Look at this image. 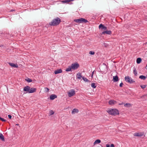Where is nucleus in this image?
I'll return each mask as SVG.
<instances>
[{
  "instance_id": "nucleus-27",
  "label": "nucleus",
  "mask_w": 147,
  "mask_h": 147,
  "mask_svg": "<svg viewBox=\"0 0 147 147\" xmlns=\"http://www.w3.org/2000/svg\"><path fill=\"white\" fill-rule=\"evenodd\" d=\"M91 86L93 88H95L96 87V85H95V83H92L91 84Z\"/></svg>"
},
{
  "instance_id": "nucleus-26",
  "label": "nucleus",
  "mask_w": 147,
  "mask_h": 147,
  "mask_svg": "<svg viewBox=\"0 0 147 147\" xmlns=\"http://www.w3.org/2000/svg\"><path fill=\"white\" fill-rule=\"evenodd\" d=\"M82 79L85 82H89L90 81L88 80L87 78L85 77H82Z\"/></svg>"
},
{
  "instance_id": "nucleus-24",
  "label": "nucleus",
  "mask_w": 147,
  "mask_h": 147,
  "mask_svg": "<svg viewBox=\"0 0 147 147\" xmlns=\"http://www.w3.org/2000/svg\"><path fill=\"white\" fill-rule=\"evenodd\" d=\"M141 59L140 58H138L136 60V62L137 63L139 64L141 62Z\"/></svg>"
},
{
  "instance_id": "nucleus-5",
  "label": "nucleus",
  "mask_w": 147,
  "mask_h": 147,
  "mask_svg": "<svg viewBox=\"0 0 147 147\" xmlns=\"http://www.w3.org/2000/svg\"><path fill=\"white\" fill-rule=\"evenodd\" d=\"M125 80L126 82L130 84L134 82L132 78L128 76L125 77Z\"/></svg>"
},
{
  "instance_id": "nucleus-2",
  "label": "nucleus",
  "mask_w": 147,
  "mask_h": 147,
  "mask_svg": "<svg viewBox=\"0 0 147 147\" xmlns=\"http://www.w3.org/2000/svg\"><path fill=\"white\" fill-rule=\"evenodd\" d=\"M107 112L110 115H115L119 114V111L116 109H109Z\"/></svg>"
},
{
  "instance_id": "nucleus-39",
  "label": "nucleus",
  "mask_w": 147,
  "mask_h": 147,
  "mask_svg": "<svg viewBox=\"0 0 147 147\" xmlns=\"http://www.w3.org/2000/svg\"><path fill=\"white\" fill-rule=\"evenodd\" d=\"M123 102H122L121 103L119 104V105H123Z\"/></svg>"
},
{
  "instance_id": "nucleus-10",
  "label": "nucleus",
  "mask_w": 147,
  "mask_h": 147,
  "mask_svg": "<svg viewBox=\"0 0 147 147\" xmlns=\"http://www.w3.org/2000/svg\"><path fill=\"white\" fill-rule=\"evenodd\" d=\"M36 90V89L34 88H30V91L29 92V93H34Z\"/></svg>"
},
{
  "instance_id": "nucleus-11",
  "label": "nucleus",
  "mask_w": 147,
  "mask_h": 147,
  "mask_svg": "<svg viewBox=\"0 0 147 147\" xmlns=\"http://www.w3.org/2000/svg\"><path fill=\"white\" fill-rule=\"evenodd\" d=\"M109 103L110 105H112L115 104L116 102L114 100H111L109 101Z\"/></svg>"
},
{
  "instance_id": "nucleus-28",
  "label": "nucleus",
  "mask_w": 147,
  "mask_h": 147,
  "mask_svg": "<svg viewBox=\"0 0 147 147\" xmlns=\"http://www.w3.org/2000/svg\"><path fill=\"white\" fill-rule=\"evenodd\" d=\"M54 112L53 110H51L49 111V115H51L54 113Z\"/></svg>"
},
{
  "instance_id": "nucleus-6",
  "label": "nucleus",
  "mask_w": 147,
  "mask_h": 147,
  "mask_svg": "<svg viewBox=\"0 0 147 147\" xmlns=\"http://www.w3.org/2000/svg\"><path fill=\"white\" fill-rule=\"evenodd\" d=\"M71 66L73 69L76 70L79 67V64L77 63H75L72 64Z\"/></svg>"
},
{
  "instance_id": "nucleus-3",
  "label": "nucleus",
  "mask_w": 147,
  "mask_h": 147,
  "mask_svg": "<svg viewBox=\"0 0 147 147\" xmlns=\"http://www.w3.org/2000/svg\"><path fill=\"white\" fill-rule=\"evenodd\" d=\"M74 21L79 23H86L88 22L87 20L83 18L75 19Z\"/></svg>"
},
{
  "instance_id": "nucleus-18",
  "label": "nucleus",
  "mask_w": 147,
  "mask_h": 147,
  "mask_svg": "<svg viewBox=\"0 0 147 147\" xmlns=\"http://www.w3.org/2000/svg\"><path fill=\"white\" fill-rule=\"evenodd\" d=\"M0 139L3 141H5L4 137L1 133H0Z\"/></svg>"
},
{
  "instance_id": "nucleus-38",
  "label": "nucleus",
  "mask_w": 147,
  "mask_h": 147,
  "mask_svg": "<svg viewBox=\"0 0 147 147\" xmlns=\"http://www.w3.org/2000/svg\"><path fill=\"white\" fill-rule=\"evenodd\" d=\"M45 89H47V92H49V89L48 88H45Z\"/></svg>"
},
{
  "instance_id": "nucleus-21",
  "label": "nucleus",
  "mask_w": 147,
  "mask_h": 147,
  "mask_svg": "<svg viewBox=\"0 0 147 147\" xmlns=\"http://www.w3.org/2000/svg\"><path fill=\"white\" fill-rule=\"evenodd\" d=\"M100 142H101V141L100 140H99V139L96 140L94 142V145H95L97 144H99V143H100Z\"/></svg>"
},
{
  "instance_id": "nucleus-7",
  "label": "nucleus",
  "mask_w": 147,
  "mask_h": 147,
  "mask_svg": "<svg viewBox=\"0 0 147 147\" xmlns=\"http://www.w3.org/2000/svg\"><path fill=\"white\" fill-rule=\"evenodd\" d=\"M144 135V133L143 132H140L139 133L136 132L135 133L134 135V136L140 137Z\"/></svg>"
},
{
  "instance_id": "nucleus-30",
  "label": "nucleus",
  "mask_w": 147,
  "mask_h": 147,
  "mask_svg": "<svg viewBox=\"0 0 147 147\" xmlns=\"http://www.w3.org/2000/svg\"><path fill=\"white\" fill-rule=\"evenodd\" d=\"M89 54L91 55H94L95 54V52L93 51H90L89 52Z\"/></svg>"
},
{
  "instance_id": "nucleus-19",
  "label": "nucleus",
  "mask_w": 147,
  "mask_h": 147,
  "mask_svg": "<svg viewBox=\"0 0 147 147\" xmlns=\"http://www.w3.org/2000/svg\"><path fill=\"white\" fill-rule=\"evenodd\" d=\"M131 105L129 103H127L125 104L124 105V106L127 107H129L131 106Z\"/></svg>"
},
{
  "instance_id": "nucleus-43",
  "label": "nucleus",
  "mask_w": 147,
  "mask_h": 147,
  "mask_svg": "<svg viewBox=\"0 0 147 147\" xmlns=\"http://www.w3.org/2000/svg\"><path fill=\"white\" fill-rule=\"evenodd\" d=\"M147 43V42H146L145 44H146Z\"/></svg>"
},
{
  "instance_id": "nucleus-25",
  "label": "nucleus",
  "mask_w": 147,
  "mask_h": 147,
  "mask_svg": "<svg viewBox=\"0 0 147 147\" xmlns=\"http://www.w3.org/2000/svg\"><path fill=\"white\" fill-rule=\"evenodd\" d=\"M139 78L142 79L144 80H145V79H146V77L145 76H143V75L140 76L139 77Z\"/></svg>"
},
{
  "instance_id": "nucleus-4",
  "label": "nucleus",
  "mask_w": 147,
  "mask_h": 147,
  "mask_svg": "<svg viewBox=\"0 0 147 147\" xmlns=\"http://www.w3.org/2000/svg\"><path fill=\"white\" fill-rule=\"evenodd\" d=\"M75 94V91L74 89H71L67 92L68 95L69 97H71L74 96Z\"/></svg>"
},
{
  "instance_id": "nucleus-22",
  "label": "nucleus",
  "mask_w": 147,
  "mask_h": 147,
  "mask_svg": "<svg viewBox=\"0 0 147 147\" xmlns=\"http://www.w3.org/2000/svg\"><path fill=\"white\" fill-rule=\"evenodd\" d=\"M77 77L79 79H81L82 77L81 74L80 73L77 74Z\"/></svg>"
},
{
  "instance_id": "nucleus-35",
  "label": "nucleus",
  "mask_w": 147,
  "mask_h": 147,
  "mask_svg": "<svg viewBox=\"0 0 147 147\" xmlns=\"http://www.w3.org/2000/svg\"><path fill=\"white\" fill-rule=\"evenodd\" d=\"M94 71L92 72V75L91 76V78H93V74H94Z\"/></svg>"
},
{
  "instance_id": "nucleus-20",
  "label": "nucleus",
  "mask_w": 147,
  "mask_h": 147,
  "mask_svg": "<svg viewBox=\"0 0 147 147\" xmlns=\"http://www.w3.org/2000/svg\"><path fill=\"white\" fill-rule=\"evenodd\" d=\"M71 69H72L71 66H69L66 68L65 71H71Z\"/></svg>"
},
{
  "instance_id": "nucleus-37",
  "label": "nucleus",
  "mask_w": 147,
  "mask_h": 147,
  "mask_svg": "<svg viewBox=\"0 0 147 147\" xmlns=\"http://www.w3.org/2000/svg\"><path fill=\"white\" fill-rule=\"evenodd\" d=\"M123 84L122 83V82L119 85L121 87H122Z\"/></svg>"
},
{
  "instance_id": "nucleus-41",
  "label": "nucleus",
  "mask_w": 147,
  "mask_h": 147,
  "mask_svg": "<svg viewBox=\"0 0 147 147\" xmlns=\"http://www.w3.org/2000/svg\"><path fill=\"white\" fill-rule=\"evenodd\" d=\"M14 11V10H10V11Z\"/></svg>"
},
{
  "instance_id": "nucleus-23",
  "label": "nucleus",
  "mask_w": 147,
  "mask_h": 147,
  "mask_svg": "<svg viewBox=\"0 0 147 147\" xmlns=\"http://www.w3.org/2000/svg\"><path fill=\"white\" fill-rule=\"evenodd\" d=\"M74 1V0H64L61 1L63 3H68L70 1Z\"/></svg>"
},
{
  "instance_id": "nucleus-13",
  "label": "nucleus",
  "mask_w": 147,
  "mask_h": 147,
  "mask_svg": "<svg viewBox=\"0 0 147 147\" xmlns=\"http://www.w3.org/2000/svg\"><path fill=\"white\" fill-rule=\"evenodd\" d=\"M62 72V70L61 69H59L56 70L55 71L54 73L55 74H57L59 73H61Z\"/></svg>"
},
{
  "instance_id": "nucleus-33",
  "label": "nucleus",
  "mask_w": 147,
  "mask_h": 147,
  "mask_svg": "<svg viewBox=\"0 0 147 147\" xmlns=\"http://www.w3.org/2000/svg\"><path fill=\"white\" fill-rule=\"evenodd\" d=\"M133 72L134 74H135V75H136L137 74V73L135 69H134V70Z\"/></svg>"
},
{
  "instance_id": "nucleus-14",
  "label": "nucleus",
  "mask_w": 147,
  "mask_h": 147,
  "mask_svg": "<svg viewBox=\"0 0 147 147\" xmlns=\"http://www.w3.org/2000/svg\"><path fill=\"white\" fill-rule=\"evenodd\" d=\"M78 110L76 109H74L71 111V113L74 114L75 113H78Z\"/></svg>"
},
{
  "instance_id": "nucleus-42",
  "label": "nucleus",
  "mask_w": 147,
  "mask_h": 147,
  "mask_svg": "<svg viewBox=\"0 0 147 147\" xmlns=\"http://www.w3.org/2000/svg\"><path fill=\"white\" fill-rule=\"evenodd\" d=\"M146 69H147V65L146 66Z\"/></svg>"
},
{
  "instance_id": "nucleus-40",
  "label": "nucleus",
  "mask_w": 147,
  "mask_h": 147,
  "mask_svg": "<svg viewBox=\"0 0 147 147\" xmlns=\"http://www.w3.org/2000/svg\"><path fill=\"white\" fill-rule=\"evenodd\" d=\"M145 19L146 20H147V16H146Z\"/></svg>"
},
{
  "instance_id": "nucleus-17",
  "label": "nucleus",
  "mask_w": 147,
  "mask_h": 147,
  "mask_svg": "<svg viewBox=\"0 0 147 147\" xmlns=\"http://www.w3.org/2000/svg\"><path fill=\"white\" fill-rule=\"evenodd\" d=\"M118 77L117 76H113V80L114 82H116L118 81Z\"/></svg>"
},
{
  "instance_id": "nucleus-29",
  "label": "nucleus",
  "mask_w": 147,
  "mask_h": 147,
  "mask_svg": "<svg viewBox=\"0 0 147 147\" xmlns=\"http://www.w3.org/2000/svg\"><path fill=\"white\" fill-rule=\"evenodd\" d=\"M26 80L28 82H32V80L31 79L28 78L27 79H26Z\"/></svg>"
},
{
  "instance_id": "nucleus-16",
  "label": "nucleus",
  "mask_w": 147,
  "mask_h": 147,
  "mask_svg": "<svg viewBox=\"0 0 147 147\" xmlns=\"http://www.w3.org/2000/svg\"><path fill=\"white\" fill-rule=\"evenodd\" d=\"M99 28H102L104 30H106L107 29V27L105 26H104L102 24H100L99 26Z\"/></svg>"
},
{
  "instance_id": "nucleus-9",
  "label": "nucleus",
  "mask_w": 147,
  "mask_h": 147,
  "mask_svg": "<svg viewBox=\"0 0 147 147\" xmlns=\"http://www.w3.org/2000/svg\"><path fill=\"white\" fill-rule=\"evenodd\" d=\"M112 33V32L110 30H107L103 31L102 32V34H106L109 35H111Z\"/></svg>"
},
{
  "instance_id": "nucleus-15",
  "label": "nucleus",
  "mask_w": 147,
  "mask_h": 147,
  "mask_svg": "<svg viewBox=\"0 0 147 147\" xmlns=\"http://www.w3.org/2000/svg\"><path fill=\"white\" fill-rule=\"evenodd\" d=\"M57 97V96L55 95L52 94L50 96V98L51 100H53L55 98H56Z\"/></svg>"
},
{
  "instance_id": "nucleus-31",
  "label": "nucleus",
  "mask_w": 147,
  "mask_h": 147,
  "mask_svg": "<svg viewBox=\"0 0 147 147\" xmlns=\"http://www.w3.org/2000/svg\"><path fill=\"white\" fill-rule=\"evenodd\" d=\"M140 86L142 88L144 89L146 87V85H141Z\"/></svg>"
},
{
  "instance_id": "nucleus-34",
  "label": "nucleus",
  "mask_w": 147,
  "mask_h": 147,
  "mask_svg": "<svg viewBox=\"0 0 147 147\" xmlns=\"http://www.w3.org/2000/svg\"><path fill=\"white\" fill-rule=\"evenodd\" d=\"M8 118H9V119H11L12 116L11 115H8Z\"/></svg>"
},
{
  "instance_id": "nucleus-12",
  "label": "nucleus",
  "mask_w": 147,
  "mask_h": 147,
  "mask_svg": "<svg viewBox=\"0 0 147 147\" xmlns=\"http://www.w3.org/2000/svg\"><path fill=\"white\" fill-rule=\"evenodd\" d=\"M9 64L10 66L11 67H15V68H18V66L17 64H15L13 63H9Z\"/></svg>"
},
{
  "instance_id": "nucleus-8",
  "label": "nucleus",
  "mask_w": 147,
  "mask_h": 147,
  "mask_svg": "<svg viewBox=\"0 0 147 147\" xmlns=\"http://www.w3.org/2000/svg\"><path fill=\"white\" fill-rule=\"evenodd\" d=\"M30 87L28 86H26L23 89L24 91L26 92V93H29V92L30 91Z\"/></svg>"
},
{
  "instance_id": "nucleus-32",
  "label": "nucleus",
  "mask_w": 147,
  "mask_h": 147,
  "mask_svg": "<svg viewBox=\"0 0 147 147\" xmlns=\"http://www.w3.org/2000/svg\"><path fill=\"white\" fill-rule=\"evenodd\" d=\"M0 119L2 121L5 122L6 121V120L4 119L3 118H1L0 117Z\"/></svg>"
},
{
  "instance_id": "nucleus-1",
  "label": "nucleus",
  "mask_w": 147,
  "mask_h": 147,
  "mask_svg": "<svg viewBox=\"0 0 147 147\" xmlns=\"http://www.w3.org/2000/svg\"><path fill=\"white\" fill-rule=\"evenodd\" d=\"M61 22V20L59 18H57L53 19L52 21L49 23L50 26H54L58 25Z\"/></svg>"
},
{
  "instance_id": "nucleus-36",
  "label": "nucleus",
  "mask_w": 147,
  "mask_h": 147,
  "mask_svg": "<svg viewBox=\"0 0 147 147\" xmlns=\"http://www.w3.org/2000/svg\"><path fill=\"white\" fill-rule=\"evenodd\" d=\"M110 146V147H115L114 145L113 144H111Z\"/></svg>"
}]
</instances>
